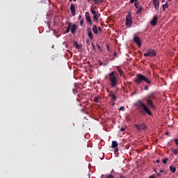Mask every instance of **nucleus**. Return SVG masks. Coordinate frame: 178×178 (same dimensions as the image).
<instances>
[{"label":"nucleus","instance_id":"nucleus-60","mask_svg":"<svg viewBox=\"0 0 178 178\" xmlns=\"http://www.w3.org/2000/svg\"><path fill=\"white\" fill-rule=\"evenodd\" d=\"M69 1H72V0H69Z\"/></svg>","mask_w":178,"mask_h":178},{"label":"nucleus","instance_id":"nucleus-7","mask_svg":"<svg viewBox=\"0 0 178 178\" xmlns=\"http://www.w3.org/2000/svg\"><path fill=\"white\" fill-rule=\"evenodd\" d=\"M136 130L138 131H141V130L145 131L147 130V127L145 123H143L141 125L140 124H134Z\"/></svg>","mask_w":178,"mask_h":178},{"label":"nucleus","instance_id":"nucleus-4","mask_svg":"<svg viewBox=\"0 0 178 178\" xmlns=\"http://www.w3.org/2000/svg\"><path fill=\"white\" fill-rule=\"evenodd\" d=\"M90 12L93 15L95 22H98L99 17H101V14L99 12L95 11V8L93 6L91 7Z\"/></svg>","mask_w":178,"mask_h":178},{"label":"nucleus","instance_id":"nucleus-21","mask_svg":"<svg viewBox=\"0 0 178 178\" xmlns=\"http://www.w3.org/2000/svg\"><path fill=\"white\" fill-rule=\"evenodd\" d=\"M74 44L75 45V47L76 49H81V45L79 44V43L76 41L74 42Z\"/></svg>","mask_w":178,"mask_h":178},{"label":"nucleus","instance_id":"nucleus-17","mask_svg":"<svg viewBox=\"0 0 178 178\" xmlns=\"http://www.w3.org/2000/svg\"><path fill=\"white\" fill-rule=\"evenodd\" d=\"M76 30H77V25L76 24H73L72 26V24H71V33L72 34H74V33H76Z\"/></svg>","mask_w":178,"mask_h":178},{"label":"nucleus","instance_id":"nucleus-57","mask_svg":"<svg viewBox=\"0 0 178 178\" xmlns=\"http://www.w3.org/2000/svg\"><path fill=\"white\" fill-rule=\"evenodd\" d=\"M74 2H76V0H74Z\"/></svg>","mask_w":178,"mask_h":178},{"label":"nucleus","instance_id":"nucleus-51","mask_svg":"<svg viewBox=\"0 0 178 178\" xmlns=\"http://www.w3.org/2000/svg\"><path fill=\"white\" fill-rule=\"evenodd\" d=\"M51 48H55V45L53 44V45L51 46Z\"/></svg>","mask_w":178,"mask_h":178},{"label":"nucleus","instance_id":"nucleus-61","mask_svg":"<svg viewBox=\"0 0 178 178\" xmlns=\"http://www.w3.org/2000/svg\"><path fill=\"white\" fill-rule=\"evenodd\" d=\"M87 42H88V40H87Z\"/></svg>","mask_w":178,"mask_h":178},{"label":"nucleus","instance_id":"nucleus-20","mask_svg":"<svg viewBox=\"0 0 178 178\" xmlns=\"http://www.w3.org/2000/svg\"><path fill=\"white\" fill-rule=\"evenodd\" d=\"M147 98H149V99H155V93L154 92H152L151 94H149L148 96H147Z\"/></svg>","mask_w":178,"mask_h":178},{"label":"nucleus","instance_id":"nucleus-54","mask_svg":"<svg viewBox=\"0 0 178 178\" xmlns=\"http://www.w3.org/2000/svg\"><path fill=\"white\" fill-rule=\"evenodd\" d=\"M154 171L156 172H156H158V171H156V169H154Z\"/></svg>","mask_w":178,"mask_h":178},{"label":"nucleus","instance_id":"nucleus-56","mask_svg":"<svg viewBox=\"0 0 178 178\" xmlns=\"http://www.w3.org/2000/svg\"><path fill=\"white\" fill-rule=\"evenodd\" d=\"M91 0H88V2H90Z\"/></svg>","mask_w":178,"mask_h":178},{"label":"nucleus","instance_id":"nucleus-23","mask_svg":"<svg viewBox=\"0 0 178 178\" xmlns=\"http://www.w3.org/2000/svg\"><path fill=\"white\" fill-rule=\"evenodd\" d=\"M170 170L172 173H176V167H173V165L170 166Z\"/></svg>","mask_w":178,"mask_h":178},{"label":"nucleus","instance_id":"nucleus-41","mask_svg":"<svg viewBox=\"0 0 178 178\" xmlns=\"http://www.w3.org/2000/svg\"><path fill=\"white\" fill-rule=\"evenodd\" d=\"M119 151V149H118V147H115L114 152H118Z\"/></svg>","mask_w":178,"mask_h":178},{"label":"nucleus","instance_id":"nucleus-8","mask_svg":"<svg viewBox=\"0 0 178 178\" xmlns=\"http://www.w3.org/2000/svg\"><path fill=\"white\" fill-rule=\"evenodd\" d=\"M135 8H136L137 11L136 12V15H140L141 12H143V7H141V5H140V3H137V1L134 3Z\"/></svg>","mask_w":178,"mask_h":178},{"label":"nucleus","instance_id":"nucleus-14","mask_svg":"<svg viewBox=\"0 0 178 178\" xmlns=\"http://www.w3.org/2000/svg\"><path fill=\"white\" fill-rule=\"evenodd\" d=\"M157 22H158V17L154 16L152 20L150 22V24L152 26H156Z\"/></svg>","mask_w":178,"mask_h":178},{"label":"nucleus","instance_id":"nucleus-32","mask_svg":"<svg viewBox=\"0 0 178 178\" xmlns=\"http://www.w3.org/2000/svg\"><path fill=\"white\" fill-rule=\"evenodd\" d=\"M174 142L175 143L176 145L178 146V139H177V138H175V139L174 140Z\"/></svg>","mask_w":178,"mask_h":178},{"label":"nucleus","instance_id":"nucleus-26","mask_svg":"<svg viewBox=\"0 0 178 178\" xmlns=\"http://www.w3.org/2000/svg\"><path fill=\"white\" fill-rule=\"evenodd\" d=\"M119 111H126V108L124 106H121V107H120Z\"/></svg>","mask_w":178,"mask_h":178},{"label":"nucleus","instance_id":"nucleus-19","mask_svg":"<svg viewBox=\"0 0 178 178\" xmlns=\"http://www.w3.org/2000/svg\"><path fill=\"white\" fill-rule=\"evenodd\" d=\"M92 30L95 34H98V28L97 27V25H93Z\"/></svg>","mask_w":178,"mask_h":178},{"label":"nucleus","instance_id":"nucleus-39","mask_svg":"<svg viewBox=\"0 0 178 178\" xmlns=\"http://www.w3.org/2000/svg\"><path fill=\"white\" fill-rule=\"evenodd\" d=\"M99 1V3H104V1L105 0H98Z\"/></svg>","mask_w":178,"mask_h":178},{"label":"nucleus","instance_id":"nucleus-44","mask_svg":"<svg viewBox=\"0 0 178 178\" xmlns=\"http://www.w3.org/2000/svg\"><path fill=\"white\" fill-rule=\"evenodd\" d=\"M165 2H166V0H162V1H161L162 3H163Z\"/></svg>","mask_w":178,"mask_h":178},{"label":"nucleus","instance_id":"nucleus-37","mask_svg":"<svg viewBox=\"0 0 178 178\" xmlns=\"http://www.w3.org/2000/svg\"><path fill=\"white\" fill-rule=\"evenodd\" d=\"M126 131V128H124V127H121L120 131Z\"/></svg>","mask_w":178,"mask_h":178},{"label":"nucleus","instance_id":"nucleus-46","mask_svg":"<svg viewBox=\"0 0 178 178\" xmlns=\"http://www.w3.org/2000/svg\"><path fill=\"white\" fill-rule=\"evenodd\" d=\"M156 174H157V176H161V174L160 173H159L158 172H156Z\"/></svg>","mask_w":178,"mask_h":178},{"label":"nucleus","instance_id":"nucleus-55","mask_svg":"<svg viewBox=\"0 0 178 178\" xmlns=\"http://www.w3.org/2000/svg\"><path fill=\"white\" fill-rule=\"evenodd\" d=\"M118 90H119V88H116V91H118Z\"/></svg>","mask_w":178,"mask_h":178},{"label":"nucleus","instance_id":"nucleus-3","mask_svg":"<svg viewBox=\"0 0 178 178\" xmlns=\"http://www.w3.org/2000/svg\"><path fill=\"white\" fill-rule=\"evenodd\" d=\"M108 80L112 88H115L118 86V80L115 76V72H111L108 74Z\"/></svg>","mask_w":178,"mask_h":178},{"label":"nucleus","instance_id":"nucleus-15","mask_svg":"<svg viewBox=\"0 0 178 178\" xmlns=\"http://www.w3.org/2000/svg\"><path fill=\"white\" fill-rule=\"evenodd\" d=\"M108 97H110L111 99H113V101H116L117 98H116V95H115V93H113V91H110L108 92Z\"/></svg>","mask_w":178,"mask_h":178},{"label":"nucleus","instance_id":"nucleus-10","mask_svg":"<svg viewBox=\"0 0 178 178\" xmlns=\"http://www.w3.org/2000/svg\"><path fill=\"white\" fill-rule=\"evenodd\" d=\"M134 42L138 45V47H141V40H140V38L138 36H134Z\"/></svg>","mask_w":178,"mask_h":178},{"label":"nucleus","instance_id":"nucleus-34","mask_svg":"<svg viewBox=\"0 0 178 178\" xmlns=\"http://www.w3.org/2000/svg\"><path fill=\"white\" fill-rule=\"evenodd\" d=\"M97 47L99 51H102V49H101V46H99V44H97Z\"/></svg>","mask_w":178,"mask_h":178},{"label":"nucleus","instance_id":"nucleus-49","mask_svg":"<svg viewBox=\"0 0 178 178\" xmlns=\"http://www.w3.org/2000/svg\"><path fill=\"white\" fill-rule=\"evenodd\" d=\"M99 65L102 66V62H100Z\"/></svg>","mask_w":178,"mask_h":178},{"label":"nucleus","instance_id":"nucleus-22","mask_svg":"<svg viewBox=\"0 0 178 178\" xmlns=\"http://www.w3.org/2000/svg\"><path fill=\"white\" fill-rule=\"evenodd\" d=\"M112 148H118V142L113 140L111 144Z\"/></svg>","mask_w":178,"mask_h":178},{"label":"nucleus","instance_id":"nucleus-13","mask_svg":"<svg viewBox=\"0 0 178 178\" xmlns=\"http://www.w3.org/2000/svg\"><path fill=\"white\" fill-rule=\"evenodd\" d=\"M70 9L71 10V13H72V16H76V9L74 8V4L72 3L70 5Z\"/></svg>","mask_w":178,"mask_h":178},{"label":"nucleus","instance_id":"nucleus-12","mask_svg":"<svg viewBox=\"0 0 178 178\" xmlns=\"http://www.w3.org/2000/svg\"><path fill=\"white\" fill-rule=\"evenodd\" d=\"M153 1V5L154 6V9L156 10H159V0H152Z\"/></svg>","mask_w":178,"mask_h":178},{"label":"nucleus","instance_id":"nucleus-5","mask_svg":"<svg viewBox=\"0 0 178 178\" xmlns=\"http://www.w3.org/2000/svg\"><path fill=\"white\" fill-rule=\"evenodd\" d=\"M133 24V19H131V13H129L126 16V26L128 27H131Z\"/></svg>","mask_w":178,"mask_h":178},{"label":"nucleus","instance_id":"nucleus-53","mask_svg":"<svg viewBox=\"0 0 178 178\" xmlns=\"http://www.w3.org/2000/svg\"><path fill=\"white\" fill-rule=\"evenodd\" d=\"M114 56H116V52H114Z\"/></svg>","mask_w":178,"mask_h":178},{"label":"nucleus","instance_id":"nucleus-52","mask_svg":"<svg viewBox=\"0 0 178 178\" xmlns=\"http://www.w3.org/2000/svg\"><path fill=\"white\" fill-rule=\"evenodd\" d=\"M169 134L168 132H165V135L168 136Z\"/></svg>","mask_w":178,"mask_h":178},{"label":"nucleus","instance_id":"nucleus-40","mask_svg":"<svg viewBox=\"0 0 178 178\" xmlns=\"http://www.w3.org/2000/svg\"><path fill=\"white\" fill-rule=\"evenodd\" d=\"M92 49H95V46L94 45V42H92Z\"/></svg>","mask_w":178,"mask_h":178},{"label":"nucleus","instance_id":"nucleus-2","mask_svg":"<svg viewBox=\"0 0 178 178\" xmlns=\"http://www.w3.org/2000/svg\"><path fill=\"white\" fill-rule=\"evenodd\" d=\"M134 81L138 86L141 85L142 83H146V84H148V86H152V81H151V79L142 74H138Z\"/></svg>","mask_w":178,"mask_h":178},{"label":"nucleus","instance_id":"nucleus-24","mask_svg":"<svg viewBox=\"0 0 178 178\" xmlns=\"http://www.w3.org/2000/svg\"><path fill=\"white\" fill-rule=\"evenodd\" d=\"M166 8H169V4L166 3L165 4H163V12H165L166 10Z\"/></svg>","mask_w":178,"mask_h":178},{"label":"nucleus","instance_id":"nucleus-35","mask_svg":"<svg viewBox=\"0 0 178 178\" xmlns=\"http://www.w3.org/2000/svg\"><path fill=\"white\" fill-rule=\"evenodd\" d=\"M106 178H115V177L112 175H108Z\"/></svg>","mask_w":178,"mask_h":178},{"label":"nucleus","instance_id":"nucleus-48","mask_svg":"<svg viewBox=\"0 0 178 178\" xmlns=\"http://www.w3.org/2000/svg\"><path fill=\"white\" fill-rule=\"evenodd\" d=\"M79 20H80V19H81V15L79 16Z\"/></svg>","mask_w":178,"mask_h":178},{"label":"nucleus","instance_id":"nucleus-43","mask_svg":"<svg viewBox=\"0 0 178 178\" xmlns=\"http://www.w3.org/2000/svg\"><path fill=\"white\" fill-rule=\"evenodd\" d=\"M159 162H160L159 159L156 161V163H159Z\"/></svg>","mask_w":178,"mask_h":178},{"label":"nucleus","instance_id":"nucleus-59","mask_svg":"<svg viewBox=\"0 0 178 178\" xmlns=\"http://www.w3.org/2000/svg\"><path fill=\"white\" fill-rule=\"evenodd\" d=\"M169 1H172V0H168Z\"/></svg>","mask_w":178,"mask_h":178},{"label":"nucleus","instance_id":"nucleus-47","mask_svg":"<svg viewBox=\"0 0 178 178\" xmlns=\"http://www.w3.org/2000/svg\"><path fill=\"white\" fill-rule=\"evenodd\" d=\"M149 178H156V177H154L153 175H151Z\"/></svg>","mask_w":178,"mask_h":178},{"label":"nucleus","instance_id":"nucleus-29","mask_svg":"<svg viewBox=\"0 0 178 178\" xmlns=\"http://www.w3.org/2000/svg\"><path fill=\"white\" fill-rule=\"evenodd\" d=\"M98 99H99V98L98 97H95V98H94L95 102L98 103L99 102Z\"/></svg>","mask_w":178,"mask_h":178},{"label":"nucleus","instance_id":"nucleus-45","mask_svg":"<svg viewBox=\"0 0 178 178\" xmlns=\"http://www.w3.org/2000/svg\"><path fill=\"white\" fill-rule=\"evenodd\" d=\"M163 170H160V173H163Z\"/></svg>","mask_w":178,"mask_h":178},{"label":"nucleus","instance_id":"nucleus-50","mask_svg":"<svg viewBox=\"0 0 178 178\" xmlns=\"http://www.w3.org/2000/svg\"><path fill=\"white\" fill-rule=\"evenodd\" d=\"M120 178H124V177H123L122 175L120 176Z\"/></svg>","mask_w":178,"mask_h":178},{"label":"nucleus","instance_id":"nucleus-16","mask_svg":"<svg viewBox=\"0 0 178 178\" xmlns=\"http://www.w3.org/2000/svg\"><path fill=\"white\" fill-rule=\"evenodd\" d=\"M66 24H68L67 29L65 30V34L70 33V29L72 28V22H66Z\"/></svg>","mask_w":178,"mask_h":178},{"label":"nucleus","instance_id":"nucleus-31","mask_svg":"<svg viewBox=\"0 0 178 178\" xmlns=\"http://www.w3.org/2000/svg\"><path fill=\"white\" fill-rule=\"evenodd\" d=\"M97 30L99 31V33H102V28H101V26H99Z\"/></svg>","mask_w":178,"mask_h":178},{"label":"nucleus","instance_id":"nucleus-38","mask_svg":"<svg viewBox=\"0 0 178 178\" xmlns=\"http://www.w3.org/2000/svg\"><path fill=\"white\" fill-rule=\"evenodd\" d=\"M134 2H137V0H130L131 3H134Z\"/></svg>","mask_w":178,"mask_h":178},{"label":"nucleus","instance_id":"nucleus-33","mask_svg":"<svg viewBox=\"0 0 178 178\" xmlns=\"http://www.w3.org/2000/svg\"><path fill=\"white\" fill-rule=\"evenodd\" d=\"M80 24H81V26H83V24H84V20L83 19H81Z\"/></svg>","mask_w":178,"mask_h":178},{"label":"nucleus","instance_id":"nucleus-42","mask_svg":"<svg viewBox=\"0 0 178 178\" xmlns=\"http://www.w3.org/2000/svg\"><path fill=\"white\" fill-rule=\"evenodd\" d=\"M120 76H123V74H124L123 70L120 72Z\"/></svg>","mask_w":178,"mask_h":178},{"label":"nucleus","instance_id":"nucleus-9","mask_svg":"<svg viewBox=\"0 0 178 178\" xmlns=\"http://www.w3.org/2000/svg\"><path fill=\"white\" fill-rule=\"evenodd\" d=\"M86 21L90 24V26H92V21H91V17L90 16V13L86 12L85 14Z\"/></svg>","mask_w":178,"mask_h":178},{"label":"nucleus","instance_id":"nucleus-1","mask_svg":"<svg viewBox=\"0 0 178 178\" xmlns=\"http://www.w3.org/2000/svg\"><path fill=\"white\" fill-rule=\"evenodd\" d=\"M136 106H137V109L141 115H145L147 113L149 116H152V112H151V110H149L148 106H147L143 101L138 100L137 104H136Z\"/></svg>","mask_w":178,"mask_h":178},{"label":"nucleus","instance_id":"nucleus-28","mask_svg":"<svg viewBox=\"0 0 178 178\" xmlns=\"http://www.w3.org/2000/svg\"><path fill=\"white\" fill-rule=\"evenodd\" d=\"M149 88L147 86V85H145V86H144L145 91H148Z\"/></svg>","mask_w":178,"mask_h":178},{"label":"nucleus","instance_id":"nucleus-25","mask_svg":"<svg viewBox=\"0 0 178 178\" xmlns=\"http://www.w3.org/2000/svg\"><path fill=\"white\" fill-rule=\"evenodd\" d=\"M168 158H165L163 160V165H166V163H168Z\"/></svg>","mask_w":178,"mask_h":178},{"label":"nucleus","instance_id":"nucleus-58","mask_svg":"<svg viewBox=\"0 0 178 178\" xmlns=\"http://www.w3.org/2000/svg\"><path fill=\"white\" fill-rule=\"evenodd\" d=\"M113 105H115V103H113Z\"/></svg>","mask_w":178,"mask_h":178},{"label":"nucleus","instance_id":"nucleus-6","mask_svg":"<svg viewBox=\"0 0 178 178\" xmlns=\"http://www.w3.org/2000/svg\"><path fill=\"white\" fill-rule=\"evenodd\" d=\"M143 56L145 57L151 56L154 58V56H156V51L154 49H148L147 53L143 54Z\"/></svg>","mask_w":178,"mask_h":178},{"label":"nucleus","instance_id":"nucleus-11","mask_svg":"<svg viewBox=\"0 0 178 178\" xmlns=\"http://www.w3.org/2000/svg\"><path fill=\"white\" fill-rule=\"evenodd\" d=\"M146 102L149 108H152V109H155V106L154 105V102H152V100L147 99L146 100Z\"/></svg>","mask_w":178,"mask_h":178},{"label":"nucleus","instance_id":"nucleus-18","mask_svg":"<svg viewBox=\"0 0 178 178\" xmlns=\"http://www.w3.org/2000/svg\"><path fill=\"white\" fill-rule=\"evenodd\" d=\"M88 37L90 40H92V32L91 31V28H88Z\"/></svg>","mask_w":178,"mask_h":178},{"label":"nucleus","instance_id":"nucleus-30","mask_svg":"<svg viewBox=\"0 0 178 178\" xmlns=\"http://www.w3.org/2000/svg\"><path fill=\"white\" fill-rule=\"evenodd\" d=\"M117 70H118V72H119V73H120V72H122V69H120V67L119 66H117Z\"/></svg>","mask_w":178,"mask_h":178},{"label":"nucleus","instance_id":"nucleus-36","mask_svg":"<svg viewBox=\"0 0 178 178\" xmlns=\"http://www.w3.org/2000/svg\"><path fill=\"white\" fill-rule=\"evenodd\" d=\"M93 1L95 2V5L99 3L98 0H93Z\"/></svg>","mask_w":178,"mask_h":178},{"label":"nucleus","instance_id":"nucleus-27","mask_svg":"<svg viewBox=\"0 0 178 178\" xmlns=\"http://www.w3.org/2000/svg\"><path fill=\"white\" fill-rule=\"evenodd\" d=\"M173 153L175 154V155H177V154H178V148L177 149H175L173 150Z\"/></svg>","mask_w":178,"mask_h":178}]
</instances>
